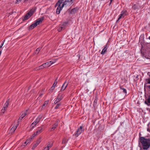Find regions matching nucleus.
Instances as JSON below:
<instances>
[{
  "label": "nucleus",
  "instance_id": "obj_1",
  "mask_svg": "<svg viewBox=\"0 0 150 150\" xmlns=\"http://www.w3.org/2000/svg\"><path fill=\"white\" fill-rule=\"evenodd\" d=\"M64 0H59L58 2L55 5V6H58L57 9H61L63 7L65 8L70 9L71 5L74 2L75 0H66L63 3L62 1Z\"/></svg>",
  "mask_w": 150,
  "mask_h": 150
},
{
  "label": "nucleus",
  "instance_id": "obj_2",
  "mask_svg": "<svg viewBox=\"0 0 150 150\" xmlns=\"http://www.w3.org/2000/svg\"><path fill=\"white\" fill-rule=\"evenodd\" d=\"M139 141L142 143L144 149L146 150L149 148L150 140L149 139H145L144 137H141L140 138Z\"/></svg>",
  "mask_w": 150,
  "mask_h": 150
},
{
  "label": "nucleus",
  "instance_id": "obj_3",
  "mask_svg": "<svg viewBox=\"0 0 150 150\" xmlns=\"http://www.w3.org/2000/svg\"><path fill=\"white\" fill-rule=\"evenodd\" d=\"M44 19V17H41L35 21V22L30 25L28 27L29 30H30L33 29V28L36 27L38 25L41 23Z\"/></svg>",
  "mask_w": 150,
  "mask_h": 150
},
{
  "label": "nucleus",
  "instance_id": "obj_4",
  "mask_svg": "<svg viewBox=\"0 0 150 150\" xmlns=\"http://www.w3.org/2000/svg\"><path fill=\"white\" fill-rule=\"evenodd\" d=\"M84 131V129H83V127L81 126H80L79 128H78L75 134V136L76 137H78Z\"/></svg>",
  "mask_w": 150,
  "mask_h": 150
},
{
  "label": "nucleus",
  "instance_id": "obj_5",
  "mask_svg": "<svg viewBox=\"0 0 150 150\" xmlns=\"http://www.w3.org/2000/svg\"><path fill=\"white\" fill-rule=\"evenodd\" d=\"M127 14L128 13L126 10H123L122 11L117 21H118L121 18H124L125 16L127 15Z\"/></svg>",
  "mask_w": 150,
  "mask_h": 150
},
{
  "label": "nucleus",
  "instance_id": "obj_6",
  "mask_svg": "<svg viewBox=\"0 0 150 150\" xmlns=\"http://www.w3.org/2000/svg\"><path fill=\"white\" fill-rule=\"evenodd\" d=\"M34 13L33 11H30L27 13L25 15L24 18L23 19V21H25L28 19Z\"/></svg>",
  "mask_w": 150,
  "mask_h": 150
},
{
  "label": "nucleus",
  "instance_id": "obj_7",
  "mask_svg": "<svg viewBox=\"0 0 150 150\" xmlns=\"http://www.w3.org/2000/svg\"><path fill=\"white\" fill-rule=\"evenodd\" d=\"M9 100L8 99L5 103L3 107V108L1 110L2 112L3 113H4L5 111V110H6L7 108H8V106L9 105Z\"/></svg>",
  "mask_w": 150,
  "mask_h": 150
},
{
  "label": "nucleus",
  "instance_id": "obj_8",
  "mask_svg": "<svg viewBox=\"0 0 150 150\" xmlns=\"http://www.w3.org/2000/svg\"><path fill=\"white\" fill-rule=\"evenodd\" d=\"M28 110H26L23 113L21 117H19L18 120V122H20L23 118L27 114V112Z\"/></svg>",
  "mask_w": 150,
  "mask_h": 150
},
{
  "label": "nucleus",
  "instance_id": "obj_9",
  "mask_svg": "<svg viewBox=\"0 0 150 150\" xmlns=\"http://www.w3.org/2000/svg\"><path fill=\"white\" fill-rule=\"evenodd\" d=\"M68 84V82H67L66 81H65V82L63 83L61 87V91H64L67 87Z\"/></svg>",
  "mask_w": 150,
  "mask_h": 150
},
{
  "label": "nucleus",
  "instance_id": "obj_10",
  "mask_svg": "<svg viewBox=\"0 0 150 150\" xmlns=\"http://www.w3.org/2000/svg\"><path fill=\"white\" fill-rule=\"evenodd\" d=\"M40 142L41 139L40 138L34 144V145L32 147V149H34L37 146L40 144Z\"/></svg>",
  "mask_w": 150,
  "mask_h": 150
},
{
  "label": "nucleus",
  "instance_id": "obj_11",
  "mask_svg": "<svg viewBox=\"0 0 150 150\" xmlns=\"http://www.w3.org/2000/svg\"><path fill=\"white\" fill-rule=\"evenodd\" d=\"M60 122V121L59 120H57L56 121L55 123L52 125V128L51 131H52L53 130H54L56 127L58 126V123Z\"/></svg>",
  "mask_w": 150,
  "mask_h": 150
},
{
  "label": "nucleus",
  "instance_id": "obj_12",
  "mask_svg": "<svg viewBox=\"0 0 150 150\" xmlns=\"http://www.w3.org/2000/svg\"><path fill=\"white\" fill-rule=\"evenodd\" d=\"M68 23L67 22L64 23L62 25H60V28L58 29L59 32H60L62 30L64 29L66 26V25Z\"/></svg>",
  "mask_w": 150,
  "mask_h": 150
},
{
  "label": "nucleus",
  "instance_id": "obj_13",
  "mask_svg": "<svg viewBox=\"0 0 150 150\" xmlns=\"http://www.w3.org/2000/svg\"><path fill=\"white\" fill-rule=\"evenodd\" d=\"M42 115H40L38 116L34 122L35 124V125H37L38 123L40 122V120L42 118Z\"/></svg>",
  "mask_w": 150,
  "mask_h": 150
},
{
  "label": "nucleus",
  "instance_id": "obj_14",
  "mask_svg": "<svg viewBox=\"0 0 150 150\" xmlns=\"http://www.w3.org/2000/svg\"><path fill=\"white\" fill-rule=\"evenodd\" d=\"M18 126V124L16 125L15 126H14L10 130V131L12 132H13L15 131V130L16 129L17 127Z\"/></svg>",
  "mask_w": 150,
  "mask_h": 150
},
{
  "label": "nucleus",
  "instance_id": "obj_15",
  "mask_svg": "<svg viewBox=\"0 0 150 150\" xmlns=\"http://www.w3.org/2000/svg\"><path fill=\"white\" fill-rule=\"evenodd\" d=\"M51 62L49 61L44 64L45 67H48L52 65Z\"/></svg>",
  "mask_w": 150,
  "mask_h": 150
},
{
  "label": "nucleus",
  "instance_id": "obj_16",
  "mask_svg": "<svg viewBox=\"0 0 150 150\" xmlns=\"http://www.w3.org/2000/svg\"><path fill=\"white\" fill-rule=\"evenodd\" d=\"M62 98H59V96H58L54 102V104H57V103L59 102L62 100Z\"/></svg>",
  "mask_w": 150,
  "mask_h": 150
},
{
  "label": "nucleus",
  "instance_id": "obj_17",
  "mask_svg": "<svg viewBox=\"0 0 150 150\" xmlns=\"http://www.w3.org/2000/svg\"><path fill=\"white\" fill-rule=\"evenodd\" d=\"M42 47H39L37 48L36 50L34 52V54H38L40 51Z\"/></svg>",
  "mask_w": 150,
  "mask_h": 150
},
{
  "label": "nucleus",
  "instance_id": "obj_18",
  "mask_svg": "<svg viewBox=\"0 0 150 150\" xmlns=\"http://www.w3.org/2000/svg\"><path fill=\"white\" fill-rule=\"evenodd\" d=\"M48 103V101H45L44 102V103L42 105V108H45V107H46Z\"/></svg>",
  "mask_w": 150,
  "mask_h": 150
},
{
  "label": "nucleus",
  "instance_id": "obj_19",
  "mask_svg": "<svg viewBox=\"0 0 150 150\" xmlns=\"http://www.w3.org/2000/svg\"><path fill=\"white\" fill-rule=\"evenodd\" d=\"M132 8L133 9H139V6L138 4H135L133 6Z\"/></svg>",
  "mask_w": 150,
  "mask_h": 150
},
{
  "label": "nucleus",
  "instance_id": "obj_20",
  "mask_svg": "<svg viewBox=\"0 0 150 150\" xmlns=\"http://www.w3.org/2000/svg\"><path fill=\"white\" fill-rule=\"evenodd\" d=\"M43 128L42 127H38L37 129V130L40 133H41L42 131Z\"/></svg>",
  "mask_w": 150,
  "mask_h": 150
},
{
  "label": "nucleus",
  "instance_id": "obj_21",
  "mask_svg": "<svg viewBox=\"0 0 150 150\" xmlns=\"http://www.w3.org/2000/svg\"><path fill=\"white\" fill-rule=\"evenodd\" d=\"M55 88V86H52V87H51V88L49 89V92L50 93H52L53 90Z\"/></svg>",
  "mask_w": 150,
  "mask_h": 150
},
{
  "label": "nucleus",
  "instance_id": "obj_22",
  "mask_svg": "<svg viewBox=\"0 0 150 150\" xmlns=\"http://www.w3.org/2000/svg\"><path fill=\"white\" fill-rule=\"evenodd\" d=\"M107 49H106L105 48H104V49L101 52V54H104L105 53Z\"/></svg>",
  "mask_w": 150,
  "mask_h": 150
},
{
  "label": "nucleus",
  "instance_id": "obj_23",
  "mask_svg": "<svg viewBox=\"0 0 150 150\" xmlns=\"http://www.w3.org/2000/svg\"><path fill=\"white\" fill-rule=\"evenodd\" d=\"M67 141L68 140H67L65 138H64L62 140V144H65L67 142Z\"/></svg>",
  "mask_w": 150,
  "mask_h": 150
},
{
  "label": "nucleus",
  "instance_id": "obj_24",
  "mask_svg": "<svg viewBox=\"0 0 150 150\" xmlns=\"http://www.w3.org/2000/svg\"><path fill=\"white\" fill-rule=\"evenodd\" d=\"M120 88L121 89L123 90L122 92L125 94V95H126L127 93V91L126 89L124 88H121V87Z\"/></svg>",
  "mask_w": 150,
  "mask_h": 150
},
{
  "label": "nucleus",
  "instance_id": "obj_25",
  "mask_svg": "<svg viewBox=\"0 0 150 150\" xmlns=\"http://www.w3.org/2000/svg\"><path fill=\"white\" fill-rule=\"evenodd\" d=\"M57 79H58V78H57L56 79H55L54 82L52 86H56V85H57Z\"/></svg>",
  "mask_w": 150,
  "mask_h": 150
},
{
  "label": "nucleus",
  "instance_id": "obj_26",
  "mask_svg": "<svg viewBox=\"0 0 150 150\" xmlns=\"http://www.w3.org/2000/svg\"><path fill=\"white\" fill-rule=\"evenodd\" d=\"M76 10H71L69 11V13L71 14H73L76 12Z\"/></svg>",
  "mask_w": 150,
  "mask_h": 150
},
{
  "label": "nucleus",
  "instance_id": "obj_27",
  "mask_svg": "<svg viewBox=\"0 0 150 150\" xmlns=\"http://www.w3.org/2000/svg\"><path fill=\"white\" fill-rule=\"evenodd\" d=\"M52 146V144H51L50 143L47 145V147L48 149H50V148Z\"/></svg>",
  "mask_w": 150,
  "mask_h": 150
},
{
  "label": "nucleus",
  "instance_id": "obj_28",
  "mask_svg": "<svg viewBox=\"0 0 150 150\" xmlns=\"http://www.w3.org/2000/svg\"><path fill=\"white\" fill-rule=\"evenodd\" d=\"M21 1L22 0H16L15 3L16 4H19L21 2Z\"/></svg>",
  "mask_w": 150,
  "mask_h": 150
},
{
  "label": "nucleus",
  "instance_id": "obj_29",
  "mask_svg": "<svg viewBox=\"0 0 150 150\" xmlns=\"http://www.w3.org/2000/svg\"><path fill=\"white\" fill-rule=\"evenodd\" d=\"M97 100L96 99H95L94 100V101L93 102V105L94 106H95V105H96L97 104Z\"/></svg>",
  "mask_w": 150,
  "mask_h": 150
},
{
  "label": "nucleus",
  "instance_id": "obj_30",
  "mask_svg": "<svg viewBox=\"0 0 150 150\" xmlns=\"http://www.w3.org/2000/svg\"><path fill=\"white\" fill-rule=\"evenodd\" d=\"M44 64H42V65H40V66H39V67H40V69H43L44 68H45V65H44Z\"/></svg>",
  "mask_w": 150,
  "mask_h": 150
},
{
  "label": "nucleus",
  "instance_id": "obj_31",
  "mask_svg": "<svg viewBox=\"0 0 150 150\" xmlns=\"http://www.w3.org/2000/svg\"><path fill=\"white\" fill-rule=\"evenodd\" d=\"M36 125H35V123L33 122L31 125L30 126L32 127V129H33Z\"/></svg>",
  "mask_w": 150,
  "mask_h": 150
},
{
  "label": "nucleus",
  "instance_id": "obj_32",
  "mask_svg": "<svg viewBox=\"0 0 150 150\" xmlns=\"http://www.w3.org/2000/svg\"><path fill=\"white\" fill-rule=\"evenodd\" d=\"M147 100L148 103L150 105V96H149L148 98L147 99Z\"/></svg>",
  "mask_w": 150,
  "mask_h": 150
},
{
  "label": "nucleus",
  "instance_id": "obj_33",
  "mask_svg": "<svg viewBox=\"0 0 150 150\" xmlns=\"http://www.w3.org/2000/svg\"><path fill=\"white\" fill-rule=\"evenodd\" d=\"M60 105V103H58V104H57L56 106L54 108L55 109H57V108H58Z\"/></svg>",
  "mask_w": 150,
  "mask_h": 150
},
{
  "label": "nucleus",
  "instance_id": "obj_34",
  "mask_svg": "<svg viewBox=\"0 0 150 150\" xmlns=\"http://www.w3.org/2000/svg\"><path fill=\"white\" fill-rule=\"evenodd\" d=\"M56 60H57L56 59H53L52 61H50V62H51V63H52V64L56 62Z\"/></svg>",
  "mask_w": 150,
  "mask_h": 150
},
{
  "label": "nucleus",
  "instance_id": "obj_35",
  "mask_svg": "<svg viewBox=\"0 0 150 150\" xmlns=\"http://www.w3.org/2000/svg\"><path fill=\"white\" fill-rule=\"evenodd\" d=\"M146 81H147V83L148 84H150V77L148 79H146Z\"/></svg>",
  "mask_w": 150,
  "mask_h": 150
},
{
  "label": "nucleus",
  "instance_id": "obj_36",
  "mask_svg": "<svg viewBox=\"0 0 150 150\" xmlns=\"http://www.w3.org/2000/svg\"><path fill=\"white\" fill-rule=\"evenodd\" d=\"M36 136V135H35V133H34L31 137V139H32L33 138H34Z\"/></svg>",
  "mask_w": 150,
  "mask_h": 150
},
{
  "label": "nucleus",
  "instance_id": "obj_37",
  "mask_svg": "<svg viewBox=\"0 0 150 150\" xmlns=\"http://www.w3.org/2000/svg\"><path fill=\"white\" fill-rule=\"evenodd\" d=\"M30 139H28L26 140L25 142L27 143V144H28L30 142Z\"/></svg>",
  "mask_w": 150,
  "mask_h": 150
},
{
  "label": "nucleus",
  "instance_id": "obj_38",
  "mask_svg": "<svg viewBox=\"0 0 150 150\" xmlns=\"http://www.w3.org/2000/svg\"><path fill=\"white\" fill-rule=\"evenodd\" d=\"M40 69L39 67H37L34 69V70H38Z\"/></svg>",
  "mask_w": 150,
  "mask_h": 150
},
{
  "label": "nucleus",
  "instance_id": "obj_39",
  "mask_svg": "<svg viewBox=\"0 0 150 150\" xmlns=\"http://www.w3.org/2000/svg\"><path fill=\"white\" fill-rule=\"evenodd\" d=\"M61 10H56V13L57 14H59L60 13V11Z\"/></svg>",
  "mask_w": 150,
  "mask_h": 150
},
{
  "label": "nucleus",
  "instance_id": "obj_40",
  "mask_svg": "<svg viewBox=\"0 0 150 150\" xmlns=\"http://www.w3.org/2000/svg\"><path fill=\"white\" fill-rule=\"evenodd\" d=\"M49 149H48L47 147H46L44 148L43 150H49Z\"/></svg>",
  "mask_w": 150,
  "mask_h": 150
},
{
  "label": "nucleus",
  "instance_id": "obj_41",
  "mask_svg": "<svg viewBox=\"0 0 150 150\" xmlns=\"http://www.w3.org/2000/svg\"><path fill=\"white\" fill-rule=\"evenodd\" d=\"M145 103L146 105H149V104H148V103H148V101H145Z\"/></svg>",
  "mask_w": 150,
  "mask_h": 150
},
{
  "label": "nucleus",
  "instance_id": "obj_42",
  "mask_svg": "<svg viewBox=\"0 0 150 150\" xmlns=\"http://www.w3.org/2000/svg\"><path fill=\"white\" fill-rule=\"evenodd\" d=\"M4 42H3L1 44V45L0 46V47L1 48L2 47L3 45L4 44Z\"/></svg>",
  "mask_w": 150,
  "mask_h": 150
},
{
  "label": "nucleus",
  "instance_id": "obj_43",
  "mask_svg": "<svg viewBox=\"0 0 150 150\" xmlns=\"http://www.w3.org/2000/svg\"><path fill=\"white\" fill-rule=\"evenodd\" d=\"M35 135H37L38 134H40L39 132L37 130V132H35Z\"/></svg>",
  "mask_w": 150,
  "mask_h": 150
},
{
  "label": "nucleus",
  "instance_id": "obj_44",
  "mask_svg": "<svg viewBox=\"0 0 150 150\" xmlns=\"http://www.w3.org/2000/svg\"><path fill=\"white\" fill-rule=\"evenodd\" d=\"M108 47V44H107L105 45V47H104V48H105L106 49H107V48Z\"/></svg>",
  "mask_w": 150,
  "mask_h": 150
},
{
  "label": "nucleus",
  "instance_id": "obj_45",
  "mask_svg": "<svg viewBox=\"0 0 150 150\" xmlns=\"http://www.w3.org/2000/svg\"><path fill=\"white\" fill-rule=\"evenodd\" d=\"M14 12V13H16V11H14V12H11L10 13H9V14H10V15H11L13 14V13Z\"/></svg>",
  "mask_w": 150,
  "mask_h": 150
},
{
  "label": "nucleus",
  "instance_id": "obj_46",
  "mask_svg": "<svg viewBox=\"0 0 150 150\" xmlns=\"http://www.w3.org/2000/svg\"><path fill=\"white\" fill-rule=\"evenodd\" d=\"M28 144H27V143L25 142L24 143V144L23 145V146H26Z\"/></svg>",
  "mask_w": 150,
  "mask_h": 150
},
{
  "label": "nucleus",
  "instance_id": "obj_47",
  "mask_svg": "<svg viewBox=\"0 0 150 150\" xmlns=\"http://www.w3.org/2000/svg\"><path fill=\"white\" fill-rule=\"evenodd\" d=\"M147 87L149 88V90L150 91V85L147 86Z\"/></svg>",
  "mask_w": 150,
  "mask_h": 150
},
{
  "label": "nucleus",
  "instance_id": "obj_48",
  "mask_svg": "<svg viewBox=\"0 0 150 150\" xmlns=\"http://www.w3.org/2000/svg\"><path fill=\"white\" fill-rule=\"evenodd\" d=\"M147 131H149V132H150V129H149V128H148L147 129Z\"/></svg>",
  "mask_w": 150,
  "mask_h": 150
},
{
  "label": "nucleus",
  "instance_id": "obj_49",
  "mask_svg": "<svg viewBox=\"0 0 150 150\" xmlns=\"http://www.w3.org/2000/svg\"><path fill=\"white\" fill-rule=\"evenodd\" d=\"M112 1L113 0H110V4H111Z\"/></svg>",
  "mask_w": 150,
  "mask_h": 150
},
{
  "label": "nucleus",
  "instance_id": "obj_50",
  "mask_svg": "<svg viewBox=\"0 0 150 150\" xmlns=\"http://www.w3.org/2000/svg\"><path fill=\"white\" fill-rule=\"evenodd\" d=\"M42 95V94H40L39 95L40 96H41Z\"/></svg>",
  "mask_w": 150,
  "mask_h": 150
},
{
  "label": "nucleus",
  "instance_id": "obj_51",
  "mask_svg": "<svg viewBox=\"0 0 150 150\" xmlns=\"http://www.w3.org/2000/svg\"><path fill=\"white\" fill-rule=\"evenodd\" d=\"M72 9H73V10L76 9V8H73Z\"/></svg>",
  "mask_w": 150,
  "mask_h": 150
},
{
  "label": "nucleus",
  "instance_id": "obj_52",
  "mask_svg": "<svg viewBox=\"0 0 150 150\" xmlns=\"http://www.w3.org/2000/svg\"><path fill=\"white\" fill-rule=\"evenodd\" d=\"M40 13H41V14H43V13H42L41 12V11H40Z\"/></svg>",
  "mask_w": 150,
  "mask_h": 150
},
{
  "label": "nucleus",
  "instance_id": "obj_53",
  "mask_svg": "<svg viewBox=\"0 0 150 150\" xmlns=\"http://www.w3.org/2000/svg\"><path fill=\"white\" fill-rule=\"evenodd\" d=\"M149 40H150V36L149 37Z\"/></svg>",
  "mask_w": 150,
  "mask_h": 150
}]
</instances>
